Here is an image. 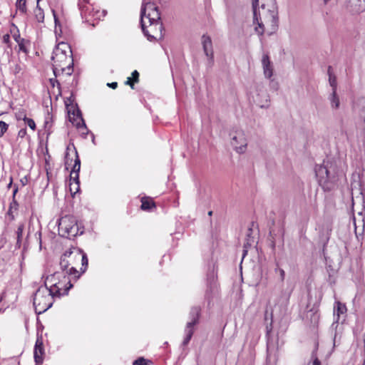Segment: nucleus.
I'll list each match as a JSON object with an SVG mask.
<instances>
[{"label":"nucleus","instance_id":"1","mask_svg":"<svg viewBox=\"0 0 365 365\" xmlns=\"http://www.w3.org/2000/svg\"><path fill=\"white\" fill-rule=\"evenodd\" d=\"M88 258L80 249L73 248L66 251L61 257L60 267L61 272L77 279L81 274L86 272L88 267Z\"/></svg>","mask_w":365,"mask_h":365},{"label":"nucleus","instance_id":"2","mask_svg":"<svg viewBox=\"0 0 365 365\" xmlns=\"http://www.w3.org/2000/svg\"><path fill=\"white\" fill-rule=\"evenodd\" d=\"M53 61V73L57 77L60 73H66L71 76L73 71L72 51L70 47L65 43L58 45L53 52L51 57Z\"/></svg>","mask_w":365,"mask_h":365},{"label":"nucleus","instance_id":"3","mask_svg":"<svg viewBox=\"0 0 365 365\" xmlns=\"http://www.w3.org/2000/svg\"><path fill=\"white\" fill-rule=\"evenodd\" d=\"M315 175L319 185L324 191L331 190L338 180V171L336 165L329 160H324L323 164L317 165Z\"/></svg>","mask_w":365,"mask_h":365},{"label":"nucleus","instance_id":"4","mask_svg":"<svg viewBox=\"0 0 365 365\" xmlns=\"http://www.w3.org/2000/svg\"><path fill=\"white\" fill-rule=\"evenodd\" d=\"M55 296L46 286H41L34 295L33 304L37 314L47 311L53 304Z\"/></svg>","mask_w":365,"mask_h":365},{"label":"nucleus","instance_id":"5","mask_svg":"<svg viewBox=\"0 0 365 365\" xmlns=\"http://www.w3.org/2000/svg\"><path fill=\"white\" fill-rule=\"evenodd\" d=\"M145 19L148 22H152V21H160V14L158 10V7L153 2L148 0H143L141 11H140V26L143 32L147 34L149 38H155L156 35L150 34V31L145 30Z\"/></svg>","mask_w":365,"mask_h":365},{"label":"nucleus","instance_id":"6","mask_svg":"<svg viewBox=\"0 0 365 365\" xmlns=\"http://www.w3.org/2000/svg\"><path fill=\"white\" fill-rule=\"evenodd\" d=\"M58 232L66 238L74 237L79 234L78 226L76 220L71 217H62L58 222Z\"/></svg>","mask_w":365,"mask_h":365},{"label":"nucleus","instance_id":"7","mask_svg":"<svg viewBox=\"0 0 365 365\" xmlns=\"http://www.w3.org/2000/svg\"><path fill=\"white\" fill-rule=\"evenodd\" d=\"M346 311L345 304L340 302H336L334 307V317L336 318L329 328L331 334L333 335V344L335 346L336 343H339L341 339V329L339 324V319L341 314H344Z\"/></svg>","mask_w":365,"mask_h":365},{"label":"nucleus","instance_id":"8","mask_svg":"<svg viewBox=\"0 0 365 365\" xmlns=\"http://www.w3.org/2000/svg\"><path fill=\"white\" fill-rule=\"evenodd\" d=\"M231 144L237 153H245L247 146V139L245 133L242 130H236L232 137Z\"/></svg>","mask_w":365,"mask_h":365},{"label":"nucleus","instance_id":"9","mask_svg":"<svg viewBox=\"0 0 365 365\" xmlns=\"http://www.w3.org/2000/svg\"><path fill=\"white\" fill-rule=\"evenodd\" d=\"M253 98L260 108H267L269 106V96L262 84L257 85L256 97L253 96Z\"/></svg>","mask_w":365,"mask_h":365},{"label":"nucleus","instance_id":"10","mask_svg":"<svg viewBox=\"0 0 365 365\" xmlns=\"http://www.w3.org/2000/svg\"><path fill=\"white\" fill-rule=\"evenodd\" d=\"M61 277H63V272H56L54 274L48 276L45 281V285L48 287L49 291L53 293V295H59V288L57 286L59 284V280H61Z\"/></svg>","mask_w":365,"mask_h":365},{"label":"nucleus","instance_id":"11","mask_svg":"<svg viewBox=\"0 0 365 365\" xmlns=\"http://www.w3.org/2000/svg\"><path fill=\"white\" fill-rule=\"evenodd\" d=\"M145 30L150 31V34L156 35L155 38L150 37L145 34L144 32V35L147 37L149 41L156 40L158 38H161L163 36L162 31H163V24L160 21H152V22H148L147 19H145Z\"/></svg>","mask_w":365,"mask_h":365},{"label":"nucleus","instance_id":"12","mask_svg":"<svg viewBox=\"0 0 365 365\" xmlns=\"http://www.w3.org/2000/svg\"><path fill=\"white\" fill-rule=\"evenodd\" d=\"M202 44L204 53L207 57V66L212 67L214 63V54L211 38L209 36H202Z\"/></svg>","mask_w":365,"mask_h":365},{"label":"nucleus","instance_id":"13","mask_svg":"<svg viewBox=\"0 0 365 365\" xmlns=\"http://www.w3.org/2000/svg\"><path fill=\"white\" fill-rule=\"evenodd\" d=\"M63 272V277H61V280H59V284H58V287L59 288V295H55V297H60L61 295H66L68 294L69 289L73 287L71 284V279L73 276H68L66 273Z\"/></svg>","mask_w":365,"mask_h":365},{"label":"nucleus","instance_id":"14","mask_svg":"<svg viewBox=\"0 0 365 365\" xmlns=\"http://www.w3.org/2000/svg\"><path fill=\"white\" fill-rule=\"evenodd\" d=\"M44 354V349L43 345V339L38 336L36 341L34 357L36 365H41L43 363V355Z\"/></svg>","mask_w":365,"mask_h":365},{"label":"nucleus","instance_id":"15","mask_svg":"<svg viewBox=\"0 0 365 365\" xmlns=\"http://www.w3.org/2000/svg\"><path fill=\"white\" fill-rule=\"evenodd\" d=\"M264 21L267 24L271 26L272 29L275 31L278 27V11L276 6L272 9L268 10V14L264 17Z\"/></svg>","mask_w":365,"mask_h":365},{"label":"nucleus","instance_id":"16","mask_svg":"<svg viewBox=\"0 0 365 365\" xmlns=\"http://www.w3.org/2000/svg\"><path fill=\"white\" fill-rule=\"evenodd\" d=\"M259 6V0H252V9L254 14V22L256 21L257 22L258 26L255 28L256 32L259 35H262L264 33V24L262 21H259L257 16V9Z\"/></svg>","mask_w":365,"mask_h":365},{"label":"nucleus","instance_id":"17","mask_svg":"<svg viewBox=\"0 0 365 365\" xmlns=\"http://www.w3.org/2000/svg\"><path fill=\"white\" fill-rule=\"evenodd\" d=\"M264 75L265 78H270L273 74V69L267 54H264L262 59Z\"/></svg>","mask_w":365,"mask_h":365},{"label":"nucleus","instance_id":"18","mask_svg":"<svg viewBox=\"0 0 365 365\" xmlns=\"http://www.w3.org/2000/svg\"><path fill=\"white\" fill-rule=\"evenodd\" d=\"M350 9L354 13H361L365 10V0H350Z\"/></svg>","mask_w":365,"mask_h":365},{"label":"nucleus","instance_id":"19","mask_svg":"<svg viewBox=\"0 0 365 365\" xmlns=\"http://www.w3.org/2000/svg\"><path fill=\"white\" fill-rule=\"evenodd\" d=\"M196 324H193L192 322H187L185 328V336L182 341V345L186 346L190 342L192 334L194 333V327Z\"/></svg>","mask_w":365,"mask_h":365},{"label":"nucleus","instance_id":"20","mask_svg":"<svg viewBox=\"0 0 365 365\" xmlns=\"http://www.w3.org/2000/svg\"><path fill=\"white\" fill-rule=\"evenodd\" d=\"M201 309L200 307H193L191 308L189 314V321L187 322H192L193 324H197Z\"/></svg>","mask_w":365,"mask_h":365},{"label":"nucleus","instance_id":"21","mask_svg":"<svg viewBox=\"0 0 365 365\" xmlns=\"http://www.w3.org/2000/svg\"><path fill=\"white\" fill-rule=\"evenodd\" d=\"M72 115H73L74 120H79V121L76 123V126L79 128L81 127H83L85 129L87 130V127L82 117L81 112L78 108H73L72 111Z\"/></svg>","mask_w":365,"mask_h":365},{"label":"nucleus","instance_id":"22","mask_svg":"<svg viewBox=\"0 0 365 365\" xmlns=\"http://www.w3.org/2000/svg\"><path fill=\"white\" fill-rule=\"evenodd\" d=\"M329 100L331 103V107L333 109H337L339 107L340 101L339 98L336 94V91H332L329 97Z\"/></svg>","mask_w":365,"mask_h":365},{"label":"nucleus","instance_id":"23","mask_svg":"<svg viewBox=\"0 0 365 365\" xmlns=\"http://www.w3.org/2000/svg\"><path fill=\"white\" fill-rule=\"evenodd\" d=\"M40 1L41 0H37V6L34 10V15H35L36 19L38 22L42 23L44 21V12H43V10L42 9H41L40 6H38Z\"/></svg>","mask_w":365,"mask_h":365},{"label":"nucleus","instance_id":"24","mask_svg":"<svg viewBox=\"0 0 365 365\" xmlns=\"http://www.w3.org/2000/svg\"><path fill=\"white\" fill-rule=\"evenodd\" d=\"M252 232V229L249 228L247 230V233L246 235H247V242L244 245L243 256H242L243 258L247 253V247L251 246L252 243L254 242L253 238L251 237Z\"/></svg>","mask_w":365,"mask_h":365},{"label":"nucleus","instance_id":"25","mask_svg":"<svg viewBox=\"0 0 365 365\" xmlns=\"http://www.w3.org/2000/svg\"><path fill=\"white\" fill-rule=\"evenodd\" d=\"M88 0H79L78 1V7L81 11V14L82 16H87V12L89 10V6H88Z\"/></svg>","mask_w":365,"mask_h":365},{"label":"nucleus","instance_id":"26","mask_svg":"<svg viewBox=\"0 0 365 365\" xmlns=\"http://www.w3.org/2000/svg\"><path fill=\"white\" fill-rule=\"evenodd\" d=\"M74 150H75L76 159L74 161V165L73 166L72 170L71 171V173H78L79 174L80 169H81V160L79 159L78 152L76 151V150L75 148H74Z\"/></svg>","mask_w":365,"mask_h":365},{"label":"nucleus","instance_id":"27","mask_svg":"<svg viewBox=\"0 0 365 365\" xmlns=\"http://www.w3.org/2000/svg\"><path fill=\"white\" fill-rule=\"evenodd\" d=\"M70 181H73V183H75L74 192H78V190H80L79 174L70 173Z\"/></svg>","mask_w":365,"mask_h":365},{"label":"nucleus","instance_id":"28","mask_svg":"<svg viewBox=\"0 0 365 365\" xmlns=\"http://www.w3.org/2000/svg\"><path fill=\"white\" fill-rule=\"evenodd\" d=\"M141 202V209L143 210H149L151 207H155V203L152 200L143 198Z\"/></svg>","mask_w":365,"mask_h":365},{"label":"nucleus","instance_id":"29","mask_svg":"<svg viewBox=\"0 0 365 365\" xmlns=\"http://www.w3.org/2000/svg\"><path fill=\"white\" fill-rule=\"evenodd\" d=\"M17 9L22 14L26 13V0H18L16 2Z\"/></svg>","mask_w":365,"mask_h":365},{"label":"nucleus","instance_id":"30","mask_svg":"<svg viewBox=\"0 0 365 365\" xmlns=\"http://www.w3.org/2000/svg\"><path fill=\"white\" fill-rule=\"evenodd\" d=\"M207 284L210 286L211 289L216 288V279L213 272L208 275Z\"/></svg>","mask_w":365,"mask_h":365},{"label":"nucleus","instance_id":"31","mask_svg":"<svg viewBox=\"0 0 365 365\" xmlns=\"http://www.w3.org/2000/svg\"><path fill=\"white\" fill-rule=\"evenodd\" d=\"M24 228V224L19 225L18 228H17V231H16V234H17V245L19 246H20V244H21V237H22V234H23Z\"/></svg>","mask_w":365,"mask_h":365},{"label":"nucleus","instance_id":"32","mask_svg":"<svg viewBox=\"0 0 365 365\" xmlns=\"http://www.w3.org/2000/svg\"><path fill=\"white\" fill-rule=\"evenodd\" d=\"M24 120L28 125V126L33 130L36 129V123L34 120L31 118H26V116L24 118Z\"/></svg>","mask_w":365,"mask_h":365},{"label":"nucleus","instance_id":"33","mask_svg":"<svg viewBox=\"0 0 365 365\" xmlns=\"http://www.w3.org/2000/svg\"><path fill=\"white\" fill-rule=\"evenodd\" d=\"M9 125L4 121H0V138H1L8 130Z\"/></svg>","mask_w":365,"mask_h":365},{"label":"nucleus","instance_id":"34","mask_svg":"<svg viewBox=\"0 0 365 365\" xmlns=\"http://www.w3.org/2000/svg\"><path fill=\"white\" fill-rule=\"evenodd\" d=\"M148 362H150L148 360H146L143 357H139L136 360L133 361V365H147Z\"/></svg>","mask_w":365,"mask_h":365},{"label":"nucleus","instance_id":"35","mask_svg":"<svg viewBox=\"0 0 365 365\" xmlns=\"http://www.w3.org/2000/svg\"><path fill=\"white\" fill-rule=\"evenodd\" d=\"M329 82L330 86L332 88V91H336L337 83L336 76L329 77Z\"/></svg>","mask_w":365,"mask_h":365},{"label":"nucleus","instance_id":"36","mask_svg":"<svg viewBox=\"0 0 365 365\" xmlns=\"http://www.w3.org/2000/svg\"><path fill=\"white\" fill-rule=\"evenodd\" d=\"M18 207H19V204H18L17 201L16 200V199H13L12 202L10 204L9 209L8 210V215H11L12 210L14 209V210H16L18 209Z\"/></svg>","mask_w":365,"mask_h":365},{"label":"nucleus","instance_id":"37","mask_svg":"<svg viewBox=\"0 0 365 365\" xmlns=\"http://www.w3.org/2000/svg\"><path fill=\"white\" fill-rule=\"evenodd\" d=\"M275 272L279 274L281 282H284V277H285V272H284V270L281 269V268H279V267H277L275 269Z\"/></svg>","mask_w":365,"mask_h":365},{"label":"nucleus","instance_id":"38","mask_svg":"<svg viewBox=\"0 0 365 365\" xmlns=\"http://www.w3.org/2000/svg\"><path fill=\"white\" fill-rule=\"evenodd\" d=\"M68 150H69V148H67V150H66V152L65 154V166L67 170L68 169V166L70 165L69 161H71V162L72 161V158H71V159L69 158Z\"/></svg>","mask_w":365,"mask_h":365},{"label":"nucleus","instance_id":"39","mask_svg":"<svg viewBox=\"0 0 365 365\" xmlns=\"http://www.w3.org/2000/svg\"><path fill=\"white\" fill-rule=\"evenodd\" d=\"M312 358L313 359L312 365H321V361L317 358L315 351L312 352Z\"/></svg>","mask_w":365,"mask_h":365},{"label":"nucleus","instance_id":"40","mask_svg":"<svg viewBox=\"0 0 365 365\" xmlns=\"http://www.w3.org/2000/svg\"><path fill=\"white\" fill-rule=\"evenodd\" d=\"M24 41L25 40L24 39H22L21 41H20L18 43L19 45V50L24 52V53H27V49L26 48L25 46H24Z\"/></svg>","mask_w":365,"mask_h":365},{"label":"nucleus","instance_id":"41","mask_svg":"<svg viewBox=\"0 0 365 365\" xmlns=\"http://www.w3.org/2000/svg\"><path fill=\"white\" fill-rule=\"evenodd\" d=\"M269 86L274 91H277L279 89V83L278 82L275 81L274 80H271Z\"/></svg>","mask_w":365,"mask_h":365},{"label":"nucleus","instance_id":"42","mask_svg":"<svg viewBox=\"0 0 365 365\" xmlns=\"http://www.w3.org/2000/svg\"><path fill=\"white\" fill-rule=\"evenodd\" d=\"M288 299H289V294H287L286 292H282V297H281L280 299H279L278 302H280L281 301L287 302Z\"/></svg>","mask_w":365,"mask_h":365},{"label":"nucleus","instance_id":"43","mask_svg":"<svg viewBox=\"0 0 365 365\" xmlns=\"http://www.w3.org/2000/svg\"><path fill=\"white\" fill-rule=\"evenodd\" d=\"M26 128H22L18 133V137L21 138H24L26 136Z\"/></svg>","mask_w":365,"mask_h":365},{"label":"nucleus","instance_id":"44","mask_svg":"<svg viewBox=\"0 0 365 365\" xmlns=\"http://www.w3.org/2000/svg\"><path fill=\"white\" fill-rule=\"evenodd\" d=\"M65 103H66V106L68 109V114L70 115L71 113V109L68 108V106H70V104L72 103V100L71 98H68L66 101H65Z\"/></svg>","mask_w":365,"mask_h":365},{"label":"nucleus","instance_id":"45","mask_svg":"<svg viewBox=\"0 0 365 365\" xmlns=\"http://www.w3.org/2000/svg\"><path fill=\"white\" fill-rule=\"evenodd\" d=\"M138 77H139V73L137 71H134L133 73H132V78H133V81L135 82H138Z\"/></svg>","mask_w":365,"mask_h":365},{"label":"nucleus","instance_id":"46","mask_svg":"<svg viewBox=\"0 0 365 365\" xmlns=\"http://www.w3.org/2000/svg\"><path fill=\"white\" fill-rule=\"evenodd\" d=\"M3 42L9 44L10 43V36L9 34H5L3 36Z\"/></svg>","mask_w":365,"mask_h":365},{"label":"nucleus","instance_id":"47","mask_svg":"<svg viewBox=\"0 0 365 365\" xmlns=\"http://www.w3.org/2000/svg\"><path fill=\"white\" fill-rule=\"evenodd\" d=\"M107 86H109L110 88H112L113 89H115L118 87V83L117 82L108 83L107 84Z\"/></svg>","mask_w":365,"mask_h":365},{"label":"nucleus","instance_id":"48","mask_svg":"<svg viewBox=\"0 0 365 365\" xmlns=\"http://www.w3.org/2000/svg\"><path fill=\"white\" fill-rule=\"evenodd\" d=\"M125 83L128 84V85H130L131 88H134V84H133V82H132V78L130 77L128 78Z\"/></svg>","mask_w":365,"mask_h":365},{"label":"nucleus","instance_id":"49","mask_svg":"<svg viewBox=\"0 0 365 365\" xmlns=\"http://www.w3.org/2000/svg\"><path fill=\"white\" fill-rule=\"evenodd\" d=\"M13 37L16 43H19L20 41L23 39L20 37L19 34H14Z\"/></svg>","mask_w":365,"mask_h":365},{"label":"nucleus","instance_id":"50","mask_svg":"<svg viewBox=\"0 0 365 365\" xmlns=\"http://www.w3.org/2000/svg\"><path fill=\"white\" fill-rule=\"evenodd\" d=\"M327 73H328L329 77L334 76V74L333 73V71H332L331 66L328 67Z\"/></svg>","mask_w":365,"mask_h":365},{"label":"nucleus","instance_id":"51","mask_svg":"<svg viewBox=\"0 0 365 365\" xmlns=\"http://www.w3.org/2000/svg\"><path fill=\"white\" fill-rule=\"evenodd\" d=\"M70 191L71 193L76 194V192H74L75 191V183L71 182L70 183Z\"/></svg>","mask_w":365,"mask_h":365},{"label":"nucleus","instance_id":"52","mask_svg":"<svg viewBox=\"0 0 365 365\" xmlns=\"http://www.w3.org/2000/svg\"><path fill=\"white\" fill-rule=\"evenodd\" d=\"M18 192V186L15 185L14 190L13 191V199H15L16 194Z\"/></svg>","mask_w":365,"mask_h":365},{"label":"nucleus","instance_id":"53","mask_svg":"<svg viewBox=\"0 0 365 365\" xmlns=\"http://www.w3.org/2000/svg\"><path fill=\"white\" fill-rule=\"evenodd\" d=\"M52 12H53V17H54V21H55V23L56 24L57 23V18H56V14H55V11L54 10H52Z\"/></svg>","mask_w":365,"mask_h":365},{"label":"nucleus","instance_id":"54","mask_svg":"<svg viewBox=\"0 0 365 365\" xmlns=\"http://www.w3.org/2000/svg\"><path fill=\"white\" fill-rule=\"evenodd\" d=\"M38 235L39 242H40V245H41V232H37L36 233V235Z\"/></svg>","mask_w":365,"mask_h":365},{"label":"nucleus","instance_id":"55","mask_svg":"<svg viewBox=\"0 0 365 365\" xmlns=\"http://www.w3.org/2000/svg\"><path fill=\"white\" fill-rule=\"evenodd\" d=\"M11 185H12V179H11V181H10V182L8 184L7 187H8V188H10V187H11Z\"/></svg>","mask_w":365,"mask_h":365},{"label":"nucleus","instance_id":"56","mask_svg":"<svg viewBox=\"0 0 365 365\" xmlns=\"http://www.w3.org/2000/svg\"><path fill=\"white\" fill-rule=\"evenodd\" d=\"M51 83L53 84V86H55V84H54V81H53V79H51Z\"/></svg>","mask_w":365,"mask_h":365},{"label":"nucleus","instance_id":"57","mask_svg":"<svg viewBox=\"0 0 365 365\" xmlns=\"http://www.w3.org/2000/svg\"><path fill=\"white\" fill-rule=\"evenodd\" d=\"M330 0H324V4H327Z\"/></svg>","mask_w":365,"mask_h":365},{"label":"nucleus","instance_id":"58","mask_svg":"<svg viewBox=\"0 0 365 365\" xmlns=\"http://www.w3.org/2000/svg\"><path fill=\"white\" fill-rule=\"evenodd\" d=\"M212 211H210V212H208V215H212Z\"/></svg>","mask_w":365,"mask_h":365},{"label":"nucleus","instance_id":"59","mask_svg":"<svg viewBox=\"0 0 365 365\" xmlns=\"http://www.w3.org/2000/svg\"><path fill=\"white\" fill-rule=\"evenodd\" d=\"M55 82L59 86V83L57 81H55Z\"/></svg>","mask_w":365,"mask_h":365},{"label":"nucleus","instance_id":"60","mask_svg":"<svg viewBox=\"0 0 365 365\" xmlns=\"http://www.w3.org/2000/svg\"><path fill=\"white\" fill-rule=\"evenodd\" d=\"M262 9H264V5H262Z\"/></svg>","mask_w":365,"mask_h":365},{"label":"nucleus","instance_id":"61","mask_svg":"<svg viewBox=\"0 0 365 365\" xmlns=\"http://www.w3.org/2000/svg\"><path fill=\"white\" fill-rule=\"evenodd\" d=\"M95 140V138H94V136L93 135V142H94Z\"/></svg>","mask_w":365,"mask_h":365}]
</instances>
